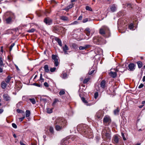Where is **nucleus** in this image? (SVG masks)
Instances as JSON below:
<instances>
[{
    "mask_svg": "<svg viewBox=\"0 0 145 145\" xmlns=\"http://www.w3.org/2000/svg\"><path fill=\"white\" fill-rule=\"evenodd\" d=\"M12 127L16 129V128L17 127V125L15 123H12Z\"/></svg>",
    "mask_w": 145,
    "mask_h": 145,
    "instance_id": "obj_53",
    "label": "nucleus"
},
{
    "mask_svg": "<svg viewBox=\"0 0 145 145\" xmlns=\"http://www.w3.org/2000/svg\"><path fill=\"white\" fill-rule=\"evenodd\" d=\"M60 18L61 20L64 21H68L69 20L68 18L66 16H60Z\"/></svg>",
    "mask_w": 145,
    "mask_h": 145,
    "instance_id": "obj_21",
    "label": "nucleus"
},
{
    "mask_svg": "<svg viewBox=\"0 0 145 145\" xmlns=\"http://www.w3.org/2000/svg\"><path fill=\"white\" fill-rule=\"evenodd\" d=\"M54 125L56 130L61 131L67 125L66 121L63 118L58 117L56 119Z\"/></svg>",
    "mask_w": 145,
    "mask_h": 145,
    "instance_id": "obj_1",
    "label": "nucleus"
},
{
    "mask_svg": "<svg viewBox=\"0 0 145 145\" xmlns=\"http://www.w3.org/2000/svg\"><path fill=\"white\" fill-rule=\"evenodd\" d=\"M88 128V126L84 124H80L77 126V130L78 131L84 135L87 134Z\"/></svg>",
    "mask_w": 145,
    "mask_h": 145,
    "instance_id": "obj_3",
    "label": "nucleus"
},
{
    "mask_svg": "<svg viewBox=\"0 0 145 145\" xmlns=\"http://www.w3.org/2000/svg\"><path fill=\"white\" fill-rule=\"evenodd\" d=\"M33 85H34L37 86L39 87H40V84H37V83H34L33 84Z\"/></svg>",
    "mask_w": 145,
    "mask_h": 145,
    "instance_id": "obj_59",
    "label": "nucleus"
},
{
    "mask_svg": "<svg viewBox=\"0 0 145 145\" xmlns=\"http://www.w3.org/2000/svg\"><path fill=\"white\" fill-rule=\"evenodd\" d=\"M106 81L105 80H102L100 83L101 87L102 88L104 89L105 87L106 86Z\"/></svg>",
    "mask_w": 145,
    "mask_h": 145,
    "instance_id": "obj_9",
    "label": "nucleus"
},
{
    "mask_svg": "<svg viewBox=\"0 0 145 145\" xmlns=\"http://www.w3.org/2000/svg\"><path fill=\"white\" fill-rule=\"evenodd\" d=\"M63 51H67L69 50V48L66 44H65L64 46L63 47Z\"/></svg>",
    "mask_w": 145,
    "mask_h": 145,
    "instance_id": "obj_34",
    "label": "nucleus"
},
{
    "mask_svg": "<svg viewBox=\"0 0 145 145\" xmlns=\"http://www.w3.org/2000/svg\"><path fill=\"white\" fill-rule=\"evenodd\" d=\"M144 86V85L143 84H141L139 86H138V88H142Z\"/></svg>",
    "mask_w": 145,
    "mask_h": 145,
    "instance_id": "obj_60",
    "label": "nucleus"
},
{
    "mask_svg": "<svg viewBox=\"0 0 145 145\" xmlns=\"http://www.w3.org/2000/svg\"><path fill=\"white\" fill-rule=\"evenodd\" d=\"M29 100L31 102V103L33 104H35L36 103L35 100L34 98L32 99H29Z\"/></svg>",
    "mask_w": 145,
    "mask_h": 145,
    "instance_id": "obj_38",
    "label": "nucleus"
},
{
    "mask_svg": "<svg viewBox=\"0 0 145 145\" xmlns=\"http://www.w3.org/2000/svg\"><path fill=\"white\" fill-rule=\"evenodd\" d=\"M73 5V4H71V5H69L68 7H69V8H71L72 7Z\"/></svg>",
    "mask_w": 145,
    "mask_h": 145,
    "instance_id": "obj_63",
    "label": "nucleus"
},
{
    "mask_svg": "<svg viewBox=\"0 0 145 145\" xmlns=\"http://www.w3.org/2000/svg\"><path fill=\"white\" fill-rule=\"evenodd\" d=\"M98 93L97 92H96L94 94V98L95 99H96L98 97Z\"/></svg>",
    "mask_w": 145,
    "mask_h": 145,
    "instance_id": "obj_51",
    "label": "nucleus"
},
{
    "mask_svg": "<svg viewBox=\"0 0 145 145\" xmlns=\"http://www.w3.org/2000/svg\"><path fill=\"white\" fill-rule=\"evenodd\" d=\"M105 40L102 38L99 37V44H102L105 43Z\"/></svg>",
    "mask_w": 145,
    "mask_h": 145,
    "instance_id": "obj_24",
    "label": "nucleus"
},
{
    "mask_svg": "<svg viewBox=\"0 0 145 145\" xmlns=\"http://www.w3.org/2000/svg\"><path fill=\"white\" fill-rule=\"evenodd\" d=\"M3 59L1 57H0V67H1L2 66H3Z\"/></svg>",
    "mask_w": 145,
    "mask_h": 145,
    "instance_id": "obj_36",
    "label": "nucleus"
},
{
    "mask_svg": "<svg viewBox=\"0 0 145 145\" xmlns=\"http://www.w3.org/2000/svg\"><path fill=\"white\" fill-rule=\"evenodd\" d=\"M84 32L86 33L87 36H88L90 35V31L89 28H86L84 31Z\"/></svg>",
    "mask_w": 145,
    "mask_h": 145,
    "instance_id": "obj_17",
    "label": "nucleus"
},
{
    "mask_svg": "<svg viewBox=\"0 0 145 145\" xmlns=\"http://www.w3.org/2000/svg\"><path fill=\"white\" fill-rule=\"evenodd\" d=\"M82 17L81 16H80L78 19V20H81L82 19Z\"/></svg>",
    "mask_w": 145,
    "mask_h": 145,
    "instance_id": "obj_61",
    "label": "nucleus"
},
{
    "mask_svg": "<svg viewBox=\"0 0 145 145\" xmlns=\"http://www.w3.org/2000/svg\"><path fill=\"white\" fill-rule=\"evenodd\" d=\"M12 18L10 17H9L6 20V23L7 24H10L12 21Z\"/></svg>",
    "mask_w": 145,
    "mask_h": 145,
    "instance_id": "obj_30",
    "label": "nucleus"
},
{
    "mask_svg": "<svg viewBox=\"0 0 145 145\" xmlns=\"http://www.w3.org/2000/svg\"><path fill=\"white\" fill-rule=\"evenodd\" d=\"M89 80V78H86L84 79L83 81V83L84 84L87 83Z\"/></svg>",
    "mask_w": 145,
    "mask_h": 145,
    "instance_id": "obj_49",
    "label": "nucleus"
},
{
    "mask_svg": "<svg viewBox=\"0 0 145 145\" xmlns=\"http://www.w3.org/2000/svg\"><path fill=\"white\" fill-rule=\"evenodd\" d=\"M117 6L115 4L111 5L108 8L107 10L112 12H114L117 10Z\"/></svg>",
    "mask_w": 145,
    "mask_h": 145,
    "instance_id": "obj_6",
    "label": "nucleus"
},
{
    "mask_svg": "<svg viewBox=\"0 0 145 145\" xmlns=\"http://www.w3.org/2000/svg\"><path fill=\"white\" fill-rule=\"evenodd\" d=\"M45 72H48L49 71V70L48 69V65H46L44 67Z\"/></svg>",
    "mask_w": 145,
    "mask_h": 145,
    "instance_id": "obj_26",
    "label": "nucleus"
},
{
    "mask_svg": "<svg viewBox=\"0 0 145 145\" xmlns=\"http://www.w3.org/2000/svg\"><path fill=\"white\" fill-rule=\"evenodd\" d=\"M44 85L46 87H48L49 86V85L47 82H45L44 84Z\"/></svg>",
    "mask_w": 145,
    "mask_h": 145,
    "instance_id": "obj_57",
    "label": "nucleus"
},
{
    "mask_svg": "<svg viewBox=\"0 0 145 145\" xmlns=\"http://www.w3.org/2000/svg\"><path fill=\"white\" fill-rule=\"evenodd\" d=\"M58 101H59V100L58 99H54V101L53 103L52 104V106H54L55 105V104Z\"/></svg>",
    "mask_w": 145,
    "mask_h": 145,
    "instance_id": "obj_43",
    "label": "nucleus"
},
{
    "mask_svg": "<svg viewBox=\"0 0 145 145\" xmlns=\"http://www.w3.org/2000/svg\"><path fill=\"white\" fill-rule=\"evenodd\" d=\"M88 20V18H86L84 19L82 21V22L84 23H86L87 22Z\"/></svg>",
    "mask_w": 145,
    "mask_h": 145,
    "instance_id": "obj_55",
    "label": "nucleus"
},
{
    "mask_svg": "<svg viewBox=\"0 0 145 145\" xmlns=\"http://www.w3.org/2000/svg\"><path fill=\"white\" fill-rule=\"evenodd\" d=\"M93 42L95 44H99V37H94L93 38Z\"/></svg>",
    "mask_w": 145,
    "mask_h": 145,
    "instance_id": "obj_14",
    "label": "nucleus"
},
{
    "mask_svg": "<svg viewBox=\"0 0 145 145\" xmlns=\"http://www.w3.org/2000/svg\"><path fill=\"white\" fill-rule=\"evenodd\" d=\"M68 142L66 140H63L61 142V145H67Z\"/></svg>",
    "mask_w": 145,
    "mask_h": 145,
    "instance_id": "obj_27",
    "label": "nucleus"
},
{
    "mask_svg": "<svg viewBox=\"0 0 145 145\" xmlns=\"http://www.w3.org/2000/svg\"><path fill=\"white\" fill-rule=\"evenodd\" d=\"M40 80L42 81V82H44V79L43 78H42V74H40Z\"/></svg>",
    "mask_w": 145,
    "mask_h": 145,
    "instance_id": "obj_52",
    "label": "nucleus"
},
{
    "mask_svg": "<svg viewBox=\"0 0 145 145\" xmlns=\"http://www.w3.org/2000/svg\"><path fill=\"white\" fill-rule=\"evenodd\" d=\"M47 112L48 113H51L52 112V109L50 108H47Z\"/></svg>",
    "mask_w": 145,
    "mask_h": 145,
    "instance_id": "obj_39",
    "label": "nucleus"
},
{
    "mask_svg": "<svg viewBox=\"0 0 145 145\" xmlns=\"http://www.w3.org/2000/svg\"><path fill=\"white\" fill-rule=\"evenodd\" d=\"M99 33L101 35L106 37H108L110 36V33L108 28L106 26H104L103 28L101 29Z\"/></svg>",
    "mask_w": 145,
    "mask_h": 145,
    "instance_id": "obj_4",
    "label": "nucleus"
},
{
    "mask_svg": "<svg viewBox=\"0 0 145 145\" xmlns=\"http://www.w3.org/2000/svg\"><path fill=\"white\" fill-rule=\"evenodd\" d=\"M119 111L118 108V107L114 111V114L115 115H118Z\"/></svg>",
    "mask_w": 145,
    "mask_h": 145,
    "instance_id": "obj_31",
    "label": "nucleus"
},
{
    "mask_svg": "<svg viewBox=\"0 0 145 145\" xmlns=\"http://www.w3.org/2000/svg\"><path fill=\"white\" fill-rule=\"evenodd\" d=\"M44 21L45 23L48 25H50L52 23V20L49 18H44Z\"/></svg>",
    "mask_w": 145,
    "mask_h": 145,
    "instance_id": "obj_8",
    "label": "nucleus"
},
{
    "mask_svg": "<svg viewBox=\"0 0 145 145\" xmlns=\"http://www.w3.org/2000/svg\"><path fill=\"white\" fill-rule=\"evenodd\" d=\"M94 71H95V70H92V71H91L89 72V74L91 75V74H92L94 72Z\"/></svg>",
    "mask_w": 145,
    "mask_h": 145,
    "instance_id": "obj_58",
    "label": "nucleus"
},
{
    "mask_svg": "<svg viewBox=\"0 0 145 145\" xmlns=\"http://www.w3.org/2000/svg\"><path fill=\"white\" fill-rule=\"evenodd\" d=\"M3 111V110L2 109H0V114L2 113Z\"/></svg>",
    "mask_w": 145,
    "mask_h": 145,
    "instance_id": "obj_64",
    "label": "nucleus"
},
{
    "mask_svg": "<svg viewBox=\"0 0 145 145\" xmlns=\"http://www.w3.org/2000/svg\"><path fill=\"white\" fill-rule=\"evenodd\" d=\"M60 31H63L64 32H65L67 30L65 28H64L62 26H59Z\"/></svg>",
    "mask_w": 145,
    "mask_h": 145,
    "instance_id": "obj_37",
    "label": "nucleus"
},
{
    "mask_svg": "<svg viewBox=\"0 0 145 145\" xmlns=\"http://www.w3.org/2000/svg\"><path fill=\"white\" fill-rule=\"evenodd\" d=\"M91 46L90 45H85L84 46H80L79 47V49L80 50H86L87 48H89Z\"/></svg>",
    "mask_w": 145,
    "mask_h": 145,
    "instance_id": "obj_10",
    "label": "nucleus"
},
{
    "mask_svg": "<svg viewBox=\"0 0 145 145\" xmlns=\"http://www.w3.org/2000/svg\"><path fill=\"white\" fill-rule=\"evenodd\" d=\"M17 112L18 113H20L22 114L23 115H25L24 112L23 110L20 109H17Z\"/></svg>",
    "mask_w": 145,
    "mask_h": 145,
    "instance_id": "obj_35",
    "label": "nucleus"
},
{
    "mask_svg": "<svg viewBox=\"0 0 145 145\" xmlns=\"http://www.w3.org/2000/svg\"><path fill=\"white\" fill-rule=\"evenodd\" d=\"M123 7L124 8H125L126 7H128V8H132V4L130 3H126L125 4H123Z\"/></svg>",
    "mask_w": 145,
    "mask_h": 145,
    "instance_id": "obj_12",
    "label": "nucleus"
},
{
    "mask_svg": "<svg viewBox=\"0 0 145 145\" xmlns=\"http://www.w3.org/2000/svg\"><path fill=\"white\" fill-rule=\"evenodd\" d=\"M109 74L113 78H115L117 76V74L116 72H113L111 71L110 73Z\"/></svg>",
    "mask_w": 145,
    "mask_h": 145,
    "instance_id": "obj_19",
    "label": "nucleus"
},
{
    "mask_svg": "<svg viewBox=\"0 0 145 145\" xmlns=\"http://www.w3.org/2000/svg\"><path fill=\"white\" fill-rule=\"evenodd\" d=\"M135 65L134 63H130L128 65V67L130 70L131 71H133L135 69Z\"/></svg>",
    "mask_w": 145,
    "mask_h": 145,
    "instance_id": "obj_11",
    "label": "nucleus"
},
{
    "mask_svg": "<svg viewBox=\"0 0 145 145\" xmlns=\"http://www.w3.org/2000/svg\"><path fill=\"white\" fill-rule=\"evenodd\" d=\"M65 92L63 90H61L59 92V94L60 95H62L65 94Z\"/></svg>",
    "mask_w": 145,
    "mask_h": 145,
    "instance_id": "obj_41",
    "label": "nucleus"
},
{
    "mask_svg": "<svg viewBox=\"0 0 145 145\" xmlns=\"http://www.w3.org/2000/svg\"><path fill=\"white\" fill-rule=\"evenodd\" d=\"M27 98V97L26 96H23L22 97V99L24 100H25V99Z\"/></svg>",
    "mask_w": 145,
    "mask_h": 145,
    "instance_id": "obj_62",
    "label": "nucleus"
},
{
    "mask_svg": "<svg viewBox=\"0 0 145 145\" xmlns=\"http://www.w3.org/2000/svg\"><path fill=\"white\" fill-rule=\"evenodd\" d=\"M110 129L108 127H106L102 131V135L103 139L107 142H108L110 140L111 136L110 132Z\"/></svg>",
    "mask_w": 145,
    "mask_h": 145,
    "instance_id": "obj_2",
    "label": "nucleus"
},
{
    "mask_svg": "<svg viewBox=\"0 0 145 145\" xmlns=\"http://www.w3.org/2000/svg\"><path fill=\"white\" fill-rule=\"evenodd\" d=\"M3 97L4 99L6 101L10 100V96L7 94H4L3 95Z\"/></svg>",
    "mask_w": 145,
    "mask_h": 145,
    "instance_id": "obj_13",
    "label": "nucleus"
},
{
    "mask_svg": "<svg viewBox=\"0 0 145 145\" xmlns=\"http://www.w3.org/2000/svg\"><path fill=\"white\" fill-rule=\"evenodd\" d=\"M121 136L122 137L123 140H126V139L125 137V135H124V134H123L122 133H121Z\"/></svg>",
    "mask_w": 145,
    "mask_h": 145,
    "instance_id": "obj_54",
    "label": "nucleus"
},
{
    "mask_svg": "<svg viewBox=\"0 0 145 145\" xmlns=\"http://www.w3.org/2000/svg\"><path fill=\"white\" fill-rule=\"evenodd\" d=\"M61 77L65 79L67 78V74L66 73L63 72L62 74L61 75Z\"/></svg>",
    "mask_w": 145,
    "mask_h": 145,
    "instance_id": "obj_23",
    "label": "nucleus"
},
{
    "mask_svg": "<svg viewBox=\"0 0 145 145\" xmlns=\"http://www.w3.org/2000/svg\"><path fill=\"white\" fill-rule=\"evenodd\" d=\"M137 63L138 65V67L139 68H140L142 67V63L141 61H138L137 62Z\"/></svg>",
    "mask_w": 145,
    "mask_h": 145,
    "instance_id": "obj_32",
    "label": "nucleus"
},
{
    "mask_svg": "<svg viewBox=\"0 0 145 145\" xmlns=\"http://www.w3.org/2000/svg\"><path fill=\"white\" fill-rule=\"evenodd\" d=\"M24 116L23 117L21 118H19V120H20V121H22L25 118V115H23Z\"/></svg>",
    "mask_w": 145,
    "mask_h": 145,
    "instance_id": "obj_56",
    "label": "nucleus"
},
{
    "mask_svg": "<svg viewBox=\"0 0 145 145\" xmlns=\"http://www.w3.org/2000/svg\"><path fill=\"white\" fill-rule=\"evenodd\" d=\"M72 46L73 48L75 49H77L78 47V46L75 43H73L72 45Z\"/></svg>",
    "mask_w": 145,
    "mask_h": 145,
    "instance_id": "obj_40",
    "label": "nucleus"
},
{
    "mask_svg": "<svg viewBox=\"0 0 145 145\" xmlns=\"http://www.w3.org/2000/svg\"><path fill=\"white\" fill-rule=\"evenodd\" d=\"M12 77L10 76H8L5 79V81L7 83H8L11 80Z\"/></svg>",
    "mask_w": 145,
    "mask_h": 145,
    "instance_id": "obj_28",
    "label": "nucleus"
},
{
    "mask_svg": "<svg viewBox=\"0 0 145 145\" xmlns=\"http://www.w3.org/2000/svg\"><path fill=\"white\" fill-rule=\"evenodd\" d=\"M40 101L43 102L44 103H46L47 102V99L46 98H42V97H40Z\"/></svg>",
    "mask_w": 145,
    "mask_h": 145,
    "instance_id": "obj_29",
    "label": "nucleus"
},
{
    "mask_svg": "<svg viewBox=\"0 0 145 145\" xmlns=\"http://www.w3.org/2000/svg\"><path fill=\"white\" fill-rule=\"evenodd\" d=\"M49 131L52 133H54V128L53 127H50L49 129Z\"/></svg>",
    "mask_w": 145,
    "mask_h": 145,
    "instance_id": "obj_42",
    "label": "nucleus"
},
{
    "mask_svg": "<svg viewBox=\"0 0 145 145\" xmlns=\"http://www.w3.org/2000/svg\"><path fill=\"white\" fill-rule=\"evenodd\" d=\"M111 122V120L109 116H105L103 120V123L105 125H110Z\"/></svg>",
    "mask_w": 145,
    "mask_h": 145,
    "instance_id": "obj_5",
    "label": "nucleus"
},
{
    "mask_svg": "<svg viewBox=\"0 0 145 145\" xmlns=\"http://www.w3.org/2000/svg\"><path fill=\"white\" fill-rule=\"evenodd\" d=\"M56 69V68L55 67L51 68L50 69V70L51 72H53L55 71Z\"/></svg>",
    "mask_w": 145,
    "mask_h": 145,
    "instance_id": "obj_47",
    "label": "nucleus"
},
{
    "mask_svg": "<svg viewBox=\"0 0 145 145\" xmlns=\"http://www.w3.org/2000/svg\"><path fill=\"white\" fill-rule=\"evenodd\" d=\"M114 141L115 144H117L119 142V138L118 136L116 135L114 136Z\"/></svg>",
    "mask_w": 145,
    "mask_h": 145,
    "instance_id": "obj_18",
    "label": "nucleus"
},
{
    "mask_svg": "<svg viewBox=\"0 0 145 145\" xmlns=\"http://www.w3.org/2000/svg\"><path fill=\"white\" fill-rule=\"evenodd\" d=\"M14 45H15V43H12L11 44V45H10V49H9V50H10V52L12 50V48L14 46Z\"/></svg>",
    "mask_w": 145,
    "mask_h": 145,
    "instance_id": "obj_44",
    "label": "nucleus"
},
{
    "mask_svg": "<svg viewBox=\"0 0 145 145\" xmlns=\"http://www.w3.org/2000/svg\"><path fill=\"white\" fill-rule=\"evenodd\" d=\"M78 24V22L76 21H75L72 23L70 24V25H74V24Z\"/></svg>",
    "mask_w": 145,
    "mask_h": 145,
    "instance_id": "obj_50",
    "label": "nucleus"
},
{
    "mask_svg": "<svg viewBox=\"0 0 145 145\" xmlns=\"http://www.w3.org/2000/svg\"><path fill=\"white\" fill-rule=\"evenodd\" d=\"M81 99L82 100V101L87 106H90L91 105L90 103H88V102L86 100L85 98L83 97H81Z\"/></svg>",
    "mask_w": 145,
    "mask_h": 145,
    "instance_id": "obj_15",
    "label": "nucleus"
},
{
    "mask_svg": "<svg viewBox=\"0 0 145 145\" xmlns=\"http://www.w3.org/2000/svg\"><path fill=\"white\" fill-rule=\"evenodd\" d=\"M53 31L56 33L59 34L60 31L59 26L55 27L54 28Z\"/></svg>",
    "mask_w": 145,
    "mask_h": 145,
    "instance_id": "obj_16",
    "label": "nucleus"
},
{
    "mask_svg": "<svg viewBox=\"0 0 145 145\" xmlns=\"http://www.w3.org/2000/svg\"><path fill=\"white\" fill-rule=\"evenodd\" d=\"M86 10L92 11V9L91 8L89 7V6H86Z\"/></svg>",
    "mask_w": 145,
    "mask_h": 145,
    "instance_id": "obj_45",
    "label": "nucleus"
},
{
    "mask_svg": "<svg viewBox=\"0 0 145 145\" xmlns=\"http://www.w3.org/2000/svg\"><path fill=\"white\" fill-rule=\"evenodd\" d=\"M52 59L54 61V64L55 66H57L59 64L58 61V57L57 56L54 54H52Z\"/></svg>",
    "mask_w": 145,
    "mask_h": 145,
    "instance_id": "obj_7",
    "label": "nucleus"
},
{
    "mask_svg": "<svg viewBox=\"0 0 145 145\" xmlns=\"http://www.w3.org/2000/svg\"><path fill=\"white\" fill-rule=\"evenodd\" d=\"M7 84L4 81H3L1 83V86L2 88L3 89H5L7 86Z\"/></svg>",
    "mask_w": 145,
    "mask_h": 145,
    "instance_id": "obj_25",
    "label": "nucleus"
},
{
    "mask_svg": "<svg viewBox=\"0 0 145 145\" xmlns=\"http://www.w3.org/2000/svg\"><path fill=\"white\" fill-rule=\"evenodd\" d=\"M55 40L57 42L59 45L60 46H62V42L61 40L59 38L56 37L55 39Z\"/></svg>",
    "mask_w": 145,
    "mask_h": 145,
    "instance_id": "obj_22",
    "label": "nucleus"
},
{
    "mask_svg": "<svg viewBox=\"0 0 145 145\" xmlns=\"http://www.w3.org/2000/svg\"><path fill=\"white\" fill-rule=\"evenodd\" d=\"M35 31V29L33 28H32L31 29L28 30L27 31V32L28 33H33Z\"/></svg>",
    "mask_w": 145,
    "mask_h": 145,
    "instance_id": "obj_48",
    "label": "nucleus"
},
{
    "mask_svg": "<svg viewBox=\"0 0 145 145\" xmlns=\"http://www.w3.org/2000/svg\"><path fill=\"white\" fill-rule=\"evenodd\" d=\"M30 112L29 110H27L25 112V116L26 117H28L30 115Z\"/></svg>",
    "mask_w": 145,
    "mask_h": 145,
    "instance_id": "obj_33",
    "label": "nucleus"
},
{
    "mask_svg": "<svg viewBox=\"0 0 145 145\" xmlns=\"http://www.w3.org/2000/svg\"><path fill=\"white\" fill-rule=\"evenodd\" d=\"M102 114L101 111L99 110L97 113L96 116L98 118H99L101 117Z\"/></svg>",
    "mask_w": 145,
    "mask_h": 145,
    "instance_id": "obj_20",
    "label": "nucleus"
},
{
    "mask_svg": "<svg viewBox=\"0 0 145 145\" xmlns=\"http://www.w3.org/2000/svg\"><path fill=\"white\" fill-rule=\"evenodd\" d=\"M133 24H130L129 25V28L130 29H133Z\"/></svg>",
    "mask_w": 145,
    "mask_h": 145,
    "instance_id": "obj_46",
    "label": "nucleus"
}]
</instances>
